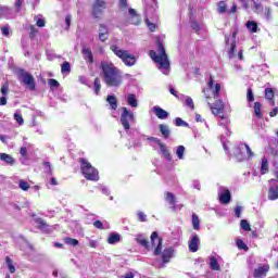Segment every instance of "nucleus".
<instances>
[{
	"label": "nucleus",
	"instance_id": "f257e3e1",
	"mask_svg": "<svg viewBox=\"0 0 278 278\" xmlns=\"http://www.w3.org/2000/svg\"><path fill=\"white\" fill-rule=\"evenodd\" d=\"M100 68L102 71L103 81L109 88H118V86L123 85V75L114 63L102 61Z\"/></svg>",
	"mask_w": 278,
	"mask_h": 278
},
{
	"label": "nucleus",
	"instance_id": "f03ea898",
	"mask_svg": "<svg viewBox=\"0 0 278 278\" xmlns=\"http://www.w3.org/2000/svg\"><path fill=\"white\" fill-rule=\"evenodd\" d=\"M151 245L155 247L153 255H162V262L163 264H168L173 257H175V249L173 247L165 248L162 252V244L164 242V239L160 237V233L157 231H153L150 237Z\"/></svg>",
	"mask_w": 278,
	"mask_h": 278
},
{
	"label": "nucleus",
	"instance_id": "7ed1b4c3",
	"mask_svg": "<svg viewBox=\"0 0 278 278\" xmlns=\"http://www.w3.org/2000/svg\"><path fill=\"white\" fill-rule=\"evenodd\" d=\"M156 49L160 55H157V52H155L154 50H150L149 55L151 60H153L155 64H159V68L168 71V68H170V61H168V54H166V49L164 48V43H162V40L160 39L156 40Z\"/></svg>",
	"mask_w": 278,
	"mask_h": 278
},
{
	"label": "nucleus",
	"instance_id": "20e7f679",
	"mask_svg": "<svg viewBox=\"0 0 278 278\" xmlns=\"http://www.w3.org/2000/svg\"><path fill=\"white\" fill-rule=\"evenodd\" d=\"M78 162L80 164V170L85 179L88 181H99V170L94 168L90 162L84 157L78 159Z\"/></svg>",
	"mask_w": 278,
	"mask_h": 278
},
{
	"label": "nucleus",
	"instance_id": "39448f33",
	"mask_svg": "<svg viewBox=\"0 0 278 278\" xmlns=\"http://www.w3.org/2000/svg\"><path fill=\"white\" fill-rule=\"evenodd\" d=\"M110 49L114 52V55L122 60L125 66H134L136 64V55L129 53L127 50H123L116 45H111Z\"/></svg>",
	"mask_w": 278,
	"mask_h": 278
},
{
	"label": "nucleus",
	"instance_id": "423d86ee",
	"mask_svg": "<svg viewBox=\"0 0 278 278\" xmlns=\"http://www.w3.org/2000/svg\"><path fill=\"white\" fill-rule=\"evenodd\" d=\"M207 87H208L207 89H204L202 91L205 99H212V94H213V99H218V97H220V84L216 83L214 85V76H212V74L208 77ZM211 90H212V94H210Z\"/></svg>",
	"mask_w": 278,
	"mask_h": 278
},
{
	"label": "nucleus",
	"instance_id": "0eeeda50",
	"mask_svg": "<svg viewBox=\"0 0 278 278\" xmlns=\"http://www.w3.org/2000/svg\"><path fill=\"white\" fill-rule=\"evenodd\" d=\"M17 76L20 81L24 84V86H27L29 90L34 91L36 90V79L34 78V75H31L29 72L20 68L17 72Z\"/></svg>",
	"mask_w": 278,
	"mask_h": 278
},
{
	"label": "nucleus",
	"instance_id": "6e6552de",
	"mask_svg": "<svg viewBox=\"0 0 278 278\" xmlns=\"http://www.w3.org/2000/svg\"><path fill=\"white\" fill-rule=\"evenodd\" d=\"M119 121H121L124 129L126 131H129V129H131L130 123H134V121H136V116L134 115V112H131L129 109L123 106Z\"/></svg>",
	"mask_w": 278,
	"mask_h": 278
},
{
	"label": "nucleus",
	"instance_id": "1a4fd4ad",
	"mask_svg": "<svg viewBox=\"0 0 278 278\" xmlns=\"http://www.w3.org/2000/svg\"><path fill=\"white\" fill-rule=\"evenodd\" d=\"M104 10H108V2L105 0H94L91 11L93 18H101Z\"/></svg>",
	"mask_w": 278,
	"mask_h": 278
},
{
	"label": "nucleus",
	"instance_id": "9d476101",
	"mask_svg": "<svg viewBox=\"0 0 278 278\" xmlns=\"http://www.w3.org/2000/svg\"><path fill=\"white\" fill-rule=\"evenodd\" d=\"M217 12L218 14H236L238 12V4L236 2L232 3V7L230 10L227 11V2L225 0H222L217 2Z\"/></svg>",
	"mask_w": 278,
	"mask_h": 278
},
{
	"label": "nucleus",
	"instance_id": "9b49d317",
	"mask_svg": "<svg viewBox=\"0 0 278 278\" xmlns=\"http://www.w3.org/2000/svg\"><path fill=\"white\" fill-rule=\"evenodd\" d=\"M208 105L214 116H219L220 118H223V114H225V103L223 102V100H216L214 104L208 103Z\"/></svg>",
	"mask_w": 278,
	"mask_h": 278
},
{
	"label": "nucleus",
	"instance_id": "f8f14e48",
	"mask_svg": "<svg viewBox=\"0 0 278 278\" xmlns=\"http://www.w3.org/2000/svg\"><path fill=\"white\" fill-rule=\"evenodd\" d=\"M80 52L87 64H94V55L92 54V50L90 48L84 46Z\"/></svg>",
	"mask_w": 278,
	"mask_h": 278
},
{
	"label": "nucleus",
	"instance_id": "ddd939ff",
	"mask_svg": "<svg viewBox=\"0 0 278 278\" xmlns=\"http://www.w3.org/2000/svg\"><path fill=\"white\" fill-rule=\"evenodd\" d=\"M98 38L101 42H105L110 38V28L105 24L99 25Z\"/></svg>",
	"mask_w": 278,
	"mask_h": 278
},
{
	"label": "nucleus",
	"instance_id": "4468645a",
	"mask_svg": "<svg viewBox=\"0 0 278 278\" xmlns=\"http://www.w3.org/2000/svg\"><path fill=\"white\" fill-rule=\"evenodd\" d=\"M268 270H270V265L265 264L263 266H260L256 269H254V277L264 278L268 274Z\"/></svg>",
	"mask_w": 278,
	"mask_h": 278
},
{
	"label": "nucleus",
	"instance_id": "2eb2a0df",
	"mask_svg": "<svg viewBox=\"0 0 278 278\" xmlns=\"http://www.w3.org/2000/svg\"><path fill=\"white\" fill-rule=\"evenodd\" d=\"M165 201L168 203V205H170L172 210H177V198L175 197V193L166 191Z\"/></svg>",
	"mask_w": 278,
	"mask_h": 278
},
{
	"label": "nucleus",
	"instance_id": "dca6fc26",
	"mask_svg": "<svg viewBox=\"0 0 278 278\" xmlns=\"http://www.w3.org/2000/svg\"><path fill=\"white\" fill-rule=\"evenodd\" d=\"M153 112L156 118H160V121H166V118H168V112L159 105L153 106Z\"/></svg>",
	"mask_w": 278,
	"mask_h": 278
},
{
	"label": "nucleus",
	"instance_id": "f3484780",
	"mask_svg": "<svg viewBox=\"0 0 278 278\" xmlns=\"http://www.w3.org/2000/svg\"><path fill=\"white\" fill-rule=\"evenodd\" d=\"M136 243L140 244V247H143L147 251H151V245H149V239L144 238L143 235H138L136 238Z\"/></svg>",
	"mask_w": 278,
	"mask_h": 278
},
{
	"label": "nucleus",
	"instance_id": "a211bd4d",
	"mask_svg": "<svg viewBox=\"0 0 278 278\" xmlns=\"http://www.w3.org/2000/svg\"><path fill=\"white\" fill-rule=\"evenodd\" d=\"M131 25H138L141 23L140 14L136 12V9H128Z\"/></svg>",
	"mask_w": 278,
	"mask_h": 278
},
{
	"label": "nucleus",
	"instance_id": "6ab92c4d",
	"mask_svg": "<svg viewBox=\"0 0 278 278\" xmlns=\"http://www.w3.org/2000/svg\"><path fill=\"white\" fill-rule=\"evenodd\" d=\"M190 253H197L199 251V236L194 235L189 242Z\"/></svg>",
	"mask_w": 278,
	"mask_h": 278
},
{
	"label": "nucleus",
	"instance_id": "aec40b11",
	"mask_svg": "<svg viewBox=\"0 0 278 278\" xmlns=\"http://www.w3.org/2000/svg\"><path fill=\"white\" fill-rule=\"evenodd\" d=\"M0 160L1 162L9 164V166H14V164H16V160L8 153H0Z\"/></svg>",
	"mask_w": 278,
	"mask_h": 278
},
{
	"label": "nucleus",
	"instance_id": "412c9836",
	"mask_svg": "<svg viewBox=\"0 0 278 278\" xmlns=\"http://www.w3.org/2000/svg\"><path fill=\"white\" fill-rule=\"evenodd\" d=\"M245 27L250 31V34H257V31H260V26L255 21H248L245 23Z\"/></svg>",
	"mask_w": 278,
	"mask_h": 278
},
{
	"label": "nucleus",
	"instance_id": "4be33fe9",
	"mask_svg": "<svg viewBox=\"0 0 278 278\" xmlns=\"http://www.w3.org/2000/svg\"><path fill=\"white\" fill-rule=\"evenodd\" d=\"M219 201L220 203H223V205H227V203L231 201V191H229V189H226L223 193H220Z\"/></svg>",
	"mask_w": 278,
	"mask_h": 278
},
{
	"label": "nucleus",
	"instance_id": "5701e85b",
	"mask_svg": "<svg viewBox=\"0 0 278 278\" xmlns=\"http://www.w3.org/2000/svg\"><path fill=\"white\" fill-rule=\"evenodd\" d=\"M254 116L255 118L262 119L264 118V113L262 112V103L261 102H254Z\"/></svg>",
	"mask_w": 278,
	"mask_h": 278
},
{
	"label": "nucleus",
	"instance_id": "b1692460",
	"mask_svg": "<svg viewBox=\"0 0 278 278\" xmlns=\"http://www.w3.org/2000/svg\"><path fill=\"white\" fill-rule=\"evenodd\" d=\"M106 101L111 110H118V100L114 96H108Z\"/></svg>",
	"mask_w": 278,
	"mask_h": 278
},
{
	"label": "nucleus",
	"instance_id": "393cba45",
	"mask_svg": "<svg viewBox=\"0 0 278 278\" xmlns=\"http://www.w3.org/2000/svg\"><path fill=\"white\" fill-rule=\"evenodd\" d=\"M159 129H160L163 138H165V140H167V138H170V129H168V126H166L164 124H160Z\"/></svg>",
	"mask_w": 278,
	"mask_h": 278
},
{
	"label": "nucleus",
	"instance_id": "a878e982",
	"mask_svg": "<svg viewBox=\"0 0 278 278\" xmlns=\"http://www.w3.org/2000/svg\"><path fill=\"white\" fill-rule=\"evenodd\" d=\"M159 147L165 160H173V156H170V152L168 151V148H166L164 143H159Z\"/></svg>",
	"mask_w": 278,
	"mask_h": 278
},
{
	"label": "nucleus",
	"instance_id": "bb28decb",
	"mask_svg": "<svg viewBox=\"0 0 278 278\" xmlns=\"http://www.w3.org/2000/svg\"><path fill=\"white\" fill-rule=\"evenodd\" d=\"M116 242H121V235L116 232H112L108 238L109 244H116Z\"/></svg>",
	"mask_w": 278,
	"mask_h": 278
},
{
	"label": "nucleus",
	"instance_id": "cd10ccee",
	"mask_svg": "<svg viewBox=\"0 0 278 278\" xmlns=\"http://www.w3.org/2000/svg\"><path fill=\"white\" fill-rule=\"evenodd\" d=\"M265 97L268 101H271L273 105H275V90H273V88L265 89Z\"/></svg>",
	"mask_w": 278,
	"mask_h": 278
},
{
	"label": "nucleus",
	"instance_id": "c85d7f7f",
	"mask_svg": "<svg viewBox=\"0 0 278 278\" xmlns=\"http://www.w3.org/2000/svg\"><path fill=\"white\" fill-rule=\"evenodd\" d=\"M210 268L211 270H220V265L218 264V260L215 256L210 258Z\"/></svg>",
	"mask_w": 278,
	"mask_h": 278
},
{
	"label": "nucleus",
	"instance_id": "c756f323",
	"mask_svg": "<svg viewBox=\"0 0 278 278\" xmlns=\"http://www.w3.org/2000/svg\"><path fill=\"white\" fill-rule=\"evenodd\" d=\"M127 103L130 108H138V100L136 99V94L129 93L127 98Z\"/></svg>",
	"mask_w": 278,
	"mask_h": 278
},
{
	"label": "nucleus",
	"instance_id": "7c9ffc66",
	"mask_svg": "<svg viewBox=\"0 0 278 278\" xmlns=\"http://www.w3.org/2000/svg\"><path fill=\"white\" fill-rule=\"evenodd\" d=\"M268 174V159L263 157L261 162V175Z\"/></svg>",
	"mask_w": 278,
	"mask_h": 278
},
{
	"label": "nucleus",
	"instance_id": "2f4dec72",
	"mask_svg": "<svg viewBox=\"0 0 278 278\" xmlns=\"http://www.w3.org/2000/svg\"><path fill=\"white\" fill-rule=\"evenodd\" d=\"M93 90L94 94H99V92H101V79L99 77H96L93 80Z\"/></svg>",
	"mask_w": 278,
	"mask_h": 278
},
{
	"label": "nucleus",
	"instance_id": "473e14b6",
	"mask_svg": "<svg viewBox=\"0 0 278 278\" xmlns=\"http://www.w3.org/2000/svg\"><path fill=\"white\" fill-rule=\"evenodd\" d=\"M7 266L9 268V271L14 275L16 273V267H14V264L12 263V258L10 256H7L5 258Z\"/></svg>",
	"mask_w": 278,
	"mask_h": 278
},
{
	"label": "nucleus",
	"instance_id": "72a5a7b5",
	"mask_svg": "<svg viewBox=\"0 0 278 278\" xmlns=\"http://www.w3.org/2000/svg\"><path fill=\"white\" fill-rule=\"evenodd\" d=\"M264 16L266 21H273V9L270 7H265Z\"/></svg>",
	"mask_w": 278,
	"mask_h": 278
},
{
	"label": "nucleus",
	"instance_id": "f704fd0d",
	"mask_svg": "<svg viewBox=\"0 0 278 278\" xmlns=\"http://www.w3.org/2000/svg\"><path fill=\"white\" fill-rule=\"evenodd\" d=\"M64 242H65L66 244H68L70 247H77V245L79 244V240L73 239V238H71V237H66V238L64 239Z\"/></svg>",
	"mask_w": 278,
	"mask_h": 278
},
{
	"label": "nucleus",
	"instance_id": "c9c22d12",
	"mask_svg": "<svg viewBox=\"0 0 278 278\" xmlns=\"http://www.w3.org/2000/svg\"><path fill=\"white\" fill-rule=\"evenodd\" d=\"M237 247L240 251H249V245L242 241V239H237Z\"/></svg>",
	"mask_w": 278,
	"mask_h": 278
},
{
	"label": "nucleus",
	"instance_id": "e433bc0d",
	"mask_svg": "<svg viewBox=\"0 0 278 278\" xmlns=\"http://www.w3.org/2000/svg\"><path fill=\"white\" fill-rule=\"evenodd\" d=\"M48 86L51 90H53L54 88H60V81H58L55 78H50L48 79Z\"/></svg>",
	"mask_w": 278,
	"mask_h": 278
},
{
	"label": "nucleus",
	"instance_id": "4c0bfd02",
	"mask_svg": "<svg viewBox=\"0 0 278 278\" xmlns=\"http://www.w3.org/2000/svg\"><path fill=\"white\" fill-rule=\"evenodd\" d=\"M61 73H66L68 75L71 73V63L67 61L63 62L61 65Z\"/></svg>",
	"mask_w": 278,
	"mask_h": 278
},
{
	"label": "nucleus",
	"instance_id": "58836bf2",
	"mask_svg": "<svg viewBox=\"0 0 278 278\" xmlns=\"http://www.w3.org/2000/svg\"><path fill=\"white\" fill-rule=\"evenodd\" d=\"M42 164L46 168V175H49V176L53 175V167L51 166V163L45 161Z\"/></svg>",
	"mask_w": 278,
	"mask_h": 278
},
{
	"label": "nucleus",
	"instance_id": "ea45409f",
	"mask_svg": "<svg viewBox=\"0 0 278 278\" xmlns=\"http://www.w3.org/2000/svg\"><path fill=\"white\" fill-rule=\"evenodd\" d=\"M13 118L18 125H25V119L21 113H14Z\"/></svg>",
	"mask_w": 278,
	"mask_h": 278
},
{
	"label": "nucleus",
	"instance_id": "a19ab883",
	"mask_svg": "<svg viewBox=\"0 0 278 278\" xmlns=\"http://www.w3.org/2000/svg\"><path fill=\"white\" fill-rule=\"evenodd\" d=\"M192 225H193V229L199 231V229H200V222H199V216L197 214L192 215Z\"/></svg>",
	"mask_w": 278,
	"mask_h": 278
},
{
	"label": "nucleus",
	"instance_id": "79ce46f5",
	"mask_svg": "<svg viewBox=\"0 0 278 278\" xmlns=\"http://www.w3.org/2000/svg\"><path fill=\"white\" fill-rule=\"evenodd\" d=\"M236 40H232V42L230 43V49L228 50L229 58H233V55H236Z\"/></svg>",
	"mask_w": 278,
	"mask_h": 278
},
{
	"label": "nucleus",
	"instance_id": "37998d69",
	"mask_svg": "<svg viewBox=\"0 0 278 278\" xmlns=\"http://www.w3.org/2000/svg\"><path fill=\"white\" fill-rule=\"evenodd\" d=\"M247 101L253 103L255 101V96L253 94V89L249 88L247 91Z\"/></svg>",
	"mask_w": 278,
	"mask_h": 278
},
{
	"label": "nucleus",
	"instance_id": "c03bdc74",
	"mask_svg": "<svg viewBox=\"0 0 278 278\" xmlns=\"http://www.w3.org/2000/svg\"><path fill=\"white\" fill-rule=\"evenodd\" d=\"M175 125L176 127H188V123L181 119V117L175 118Z\"/></svg>",
	"mask_w": 278,
	"mask_h": 278
},
{
	"label": "nucleus",
	"instance_id": "a18cd8bd",
	"mask_svg": "<svg viewBox=\"0 0 278 278\" xmlns=\"http://www.w3.org/2000/svg\"><path fill=\"white\" fill-rule=\"evenodd\" d=\"M240 225L243 231H251V224L247 219H242Z\"/></svg>",
	"mask_w": 278,
	"mask_h": 278
},
{
	"label": "nucleus",
	"instance_id": "49530a36",
	"mask_svg": "<svg viewBox=\"0 0 278 278\" xmlns=\"http://www.w3.org/2000/svg\"><path fill=\"white\" fill-rule=\"evenodd\" d=\"M186 151V148L184 146H179L176 151V155L179 157V160H184V152Z\"/></svg>",
	"mask_w": 278,
	"mask_h": 278
},
{
	"label": "nucleus",
	"instance_id": "de8ad7c7",
	"mask_svg": "<svg viewBox=\"0 0 278 278\" xmlns=\"http://www.w3.org/2000/svg\"><path fill=\"white\" fill-rule=\"evenodd\" d=\"M137 217H138L139 223H147V214H144V212L139 211L137 213Z\"/></svg>",
	"mask_w": 278,
	"mask_h": 278
},
{
	"label": "nucleus",
	"instance_id": "09e8293b",
	"mask_svg": "<svg viewBox=\"0 0 278 278\" xmlns=\"http://www.w3.org/2000/svg\"><path fill=\"white\" fill-rule=\"evenodd\" d=\"M20 188L21 190H24V192H27V190H29V182L25 180H20Z\"/></svg>",
	"mask_w": 278,
	"mask_h": 278
},
{
	"label": "nucleus",
	"instance_id": "8fccbe9b",
	"mask_svg": "<svg viewBox=\"0 0 278 278\" xmlns=\"http://www.w3.org/2000/svg\"><path fill=\"white\" fill-rule=\"evenodd\" d=\"M129 8V3L127 0H119V10L124 12V10H127Z\"/></svg>",
	"mask_w": 278,
	"mask_h": 278
},
{
	"label": "nucleus",
	"instance_id": "3c124183",
	"mask_svg": "<svg viewBox=\"0 0 278 278\" xmlns=\"http://www.w3.org/2000/svg\"><path fill=\"white\" fill-rule=\"evenodd\" d=\"M269 199L271 201H276V199H278V190L270 189L269 190Z\"/></svg>",
	"mask_w": 278,
	"mask_h": 278
},
{
	"label": "nucleus",
	"instance_id": "603ef678",
	"mask_svg": "<svg viewBox=\"0 0 278 278\" xmlns=\"http://www.w3.org/2000/svg\"><path fill=\"white\" fill-rule=\"evenodd\" d=\"M9 90H10V85H8V83H5L4 85H2L0 92H1V94H3V97H7Z\"/></svg>",
	"mask_w": 278,
	"mask_h": 278
},
{
	"label": "nucleus",
	"instance_id": "864d4df0",
	"mask_svg": "<svg viewBox=\"0 0 278 278\" xmlns=\"http://www.w3.org/2000/svg\"><path fill=\"white\" fill-rule=\"evenodd\" d=\"M186 105H187V108H190V110H194V101L192 100V98L187 97Z\"/></svg>",
	"mask_w": 278,
	"mask_h": 278
},
{
	"label": "nucleus",
	"instance_id": "5fc2aeb1",
	"mask_svg": "<svg viewBox=\"0 0 278 278\" xmlns=\"http://www.w3.org/2000/svg\"><path fill=\"white\" fill-rule=\"evenodd\" d=\"M146 24L150 31H155V29H157V26L154 23H151L149 20H146Z\"/></svg>",
	"mask_w": 278,
	"mask_h": 278
},
{
	"label": "nucleus",
	"instance_id": "6e6d98bb",
	"mask_svg": "<svg viewBox=\"0 0 278 278\" xmlns=\"http://www.w3.org/2000/svg\"><path fill=\"white\" fill-rule=\"evenodd\" d=\"M36 34H38V29L36 28L35 25H30L29 38L31 39L36 38Z\"/></svg>",
	"mask_w": 278,
	"mask_h": 278
},
{
	"label": "nucleus",
	"instance_id": "4d7b16f0",
	"mask_svg": "<svg viewBox=\"0 0 278 278\" xmlns=\"http://www.w3.org/2000/svg\"><path fill=\"white\" fill-rule=\"evenodd\" d=\"M235 216H237V218L242 217V207L241 206H236L235 207Z\"/></svg>",
	"mask_w": 278,
	"mask_h": 278
},
{
	"label": "nucleus",
	"instance_id": "13d9d810",
	"mask_svg": "<svg viewBox=\"0 0 278 278\" xmlns=\"http://www.w3.org/2000/svg\"><path fill=\"white\" fill-rule=\"evenodd\" d=\"M15 10L16 12H21V9L23 8V0H15Z\"/></svg>",
	"mask_w": 278,
	"mask_h": 278
},
{
	"label": "nucleus",
	"instance_id": "bf43d9fd",
	"mask_svg": "<svg viewBox=\"0 0 278 278\" xmlns=\"http://www.w3.org/2000/svg\"><path fill=\"white\" fill-rule=\"evenodd\" d=\"M93 227H96V229H100V230L104 229L103 223L99 219L93 223Z\"/></svg>",
	"mask_w": 278,
	"mask_h": 278
},
{
	"label": "nucleus",
	"instance_id": "052dcab7",
	"mask_svg": "<svg viewBox=\"0 0 278 278\" xmlns=\"http://www.w3.org/2000/svg\"><path fill=\"white\" fill-rule=\"evenodd\" d=\"M242 147L245 148L248 157H253V151L251 150V147H249L247 143H242Z\"/></svg>",
	"mask_w": 278,
	"mask_h": 278
},
{
	"label": "nucleus",
	"instance_id": "680f3d73",
	"mask_svg": "<svg viewBox=\"0 0 278 278\" xmlns=\"http://www.w3.org/2000/svg\"><path fill=\"white\" fill-rule=\"evenodd\" d=\"M253 2V8L255 10V12H260V10H262V3L256 2L255 0H251Z\"/></svg>",
	"mask_w": 278,
	"mask_h": 278
},
{
	"label": "nucleus",
	"instance_id": "e2e57ef3",
	"mask_svg": "<svg viewBox=\"0 0 278 278\" xmlns=\"http://www.w3.org/2000/svg\"><path fill=\"white\" fill-rule=\"evenodd\" d=\"M20 154L22 155V157H27V148H20Z\"/></svg>",
	"mask_w": 278,
	"mask_h": 278
},
{
	"label": "nucleus",
	"instance_id": "0e129e2a",
	"mask_svg": "<svg viewBox=\"0 0 278 278\" xmlns=\"http://www.w3.org/2000/svg\"><path fill=\"white\" fill-rule=\"evenodd\" d=\"M277 114H278V108H277V106L274 108V109L269 112V116H270L271 118H275V116H277Z\"/></svg>",
	"mask_w": 278,
	"mask_h": 278
},
{
	"label": "nucleus",
	"instance_id": "69168bd1",
	"mask_svg": "<svg viewBox=\"0 0 278 278\" xmlns=\"http://www.w3.org/2000/svg\"><path fill=\"white\" fill-rule=\"evenodd\" d=\"M36 25H37V27H45V25H46V22H45V20H42V18H39V20H37V23H36Z\"/></svg>",
	"mask_w": 278,
	"mask_h": 278
},
{
	"label": "nucleus",
	"instance_id": "338daca9",
	"mask_svg": "<svg viewBox=\"0 0 278 278\" xmlns=\"http://www.w3.org/2000/svg\"><path fill=\"white\" fill-rule=\"evenodd\" d=\"M65 23H66V29H70L71 28V15H66Z\"/></svg>",
	"mask_w": 278,
	"mask_h": 278
},
{
	"label": "nucleus",
	"instance_id": "774afa93",
	"mask_svg": "<svg viewBox=\"0 0 278 278\" xmlns=\"http://www.w3.org/2000/svg\"><path fill=\"white\" fill-rule=\"evenodd\" d=\"M121 278H134V273H127L124 276H121Z\"/></svg>",
	"mask_w": 278,
	"mask_h": 278
}]
</instances>
